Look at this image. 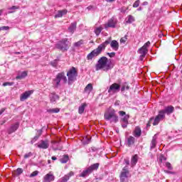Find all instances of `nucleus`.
Here are the masks:
<instances>
[{"mask_svg": "<svg viewBox=\"0 0 182 182\" xmlns=\"http://www.w3.org/2000/svg\"><path fill=\"white\" fill-rule=\"evenodd\" d=\"M149 46H150V41H147L141 48L139 49V53H140L141 60H143V58L147 55L149 52Z\"/></svg>", "mask_w": 182, "mask_h": 182, "instance_id": "6e6552de", "label": "nucleus"}, {"mask_svg": "<svg viewBox=\"0 0 182 182\" xmlns=\"http://www.w3.org/2000/svg\"><path fill=\"white\" fill-rule=\"evenodd\" d=\"M126 41H127V38H126V36L120 39L121 43H126Z\"/></svg>", "mask_w": 182, "mask_h": 182, "instance_id": "603ef678", "label": "nucleus"}, {"mask_svg": "<svg viewBox=\"0 0 182 182\" xmlns=\"http://www.w3.org/2000/svg\"><path fill=\"white\" fill-rule=\"evenodd\" d=\"M120 92V85L118 83H114L109 86L108 93L109 95H114V93H119Z\"/></svg>", "mask_w": 182, "mask_h": 182, "instance_id": "9d476101", "label": "nucleus"}, {"mask_svg": "<svg viewBox=\"0 0 182 182\" xmlns=\"http://www.w3.org/2000/svg\"><path fill=\"white\" fill-rule=\"evenodd\" d=\"M38 149H46L49 148V141L48 139L46 140H41L37 145Z\"/></svg>", "mask_w": 182, "mask_h": 182, "instance_id": "dca6fc26", "label": "nucleus"}, {"mask_svg": "<svg viewBox=\"0 0 182 182\" xmlns=\"http://www.w3.org/2000/svg\"><path fill=\"white\" fill-rule=\"evenodd\" d=\"M164 173H166L167 174H173V172H172V171H167V170H165V171H164Z\"/></svg>", "mask_w": 182, "mask_h": 182, "instance_id": "bf43d9fd", "label": "nucleus"}, {"mask_svg": "<svg viewBox=\"0 0 182 182\" xmlns=\"http://www.w3.org/2000/svg\"><path fill=\"white\" fill-rule=\"evenodd\" d=\"M119 116H122L124 117L122 118V122H129V119L130 118V115L126 114V112L124 111H119Z\"/></svg>", "mask_w": 182, "mask_h": 182, "instance_id": "b1692460", "label": "nucleus"}, {"mask_svg": "<svg viewBox=\"0 0 182 182\" xmlns=\"http://www.w3.org/2000/svg\"><path fill=\"white\" fill-rule=\"evenodd\" d=\"M52 160H58V158H56V156H52L51 157Z\"/></svg>", "mask_w": 182, "mask_h": 182, "instance_id": "e2e57ef3", "label": "nucleus"}, {"mask_svg": "<svg viewBox=\"0 0 182 182\" xmlns=\"http://www.w3.org/2000/svg\"><path fill=\"white\" fill-rule=\"evenodd\" d=\"M39 174V171H34L32 173L30 174L29 177L32 178L33 177H36Z\"/></svg>", "mask_w": 182, "mask_h": 182, "instance_id": "58836bf2", "label": "nucleus"}, {"mask_svg": "<svg viewBox=\"0 0 182 182\" xmlns=\"http://www.w3.org/2000/svg\"><path fill=\"white\" fill-rule=\"evenodd\" d=\"M91 138H86V141H85V144H89L90 142Z\"/></svg>", "mask_w": 182, "mask_h": 182, "instance_id": "5fc2aeb1", "label": "nucleus"}, {"mask_svg": "<svg viewBox=\"0 0 182 182\" xmlns=\"http://www.w3.org/2000/svg\"><path fill=\"white\" fill-rule=\"evenodd\" d=\"M154 118H151L149 122L146 124V127H150L151 126V123L153 124Z\"/></svg>", "mask_w": 182, "mask_h": 182, "instance_id": "09e8293b", "label": "nucleus"}, {"mask_svg": "<svg viewBox=\"0 0 182 182\" xmlns=\"http://www.w3.org/2000/svg\"><path fill=\"white\" fill-rule=\"evenodd\" d=\"M92 8H93V6H90L87 7V9L90 10V9H92Z\"/></svg>", "mask_w": 182, "mask_h": 182, "instance_id": "338daca9", "label": "nucleus"}, {"mask_svg": "<svg viewBox=\"0 0 182 182\" xmlns=\"http://www.w3.org/2000/svg\"><path fill=\"white\" fill-rule=\"evenodd\" d=\"M159 112H162L164 116H166V114H167L168 116H170L171 113L174 112V107L169 105V106L165 107L164 109H161Z\"/></svg>", "mask_w": 182, "mask_h": 182, "instance_id": "ddd939ff", "label": "nucleus"}, {"mask_svg": "<svg viewBox=\"0 0 182 182\" xmlns=\"http://www.w3.org/2000/svg\"><path fill=\"white\" fill-rule=\"evenodd\" d=\"M76 26H77L76 22L72 23L68 27V32H70V33L73 35V33H75V31H76Z\"/></svg>", "mask_w": 182, "mask_h": 182, "instance_id": "a878e982", "label": "nucleus"}, {"mask_svg": "<svg viewBox=\"0 0 182 182\" xmlns=\"http://www.w3.org/2000/svg\"><path fill=\"white\" fill-rule=\"evenodd\" d=\"M102 31H103V28L102 27H97L95 29L94 32L97 36H99L100 35Z\"/></svg>", "mask_w": 182, "mask_h": 182, "instance_id": "72a5a7b5", "label": "nucleus"}, {"mask_svg": "<svg viewBox=\"0 0 182 182\" xmlns=\"http://www.w3.org/2000/svg\"><path fill=\"white\" fill-rule=\"evenodd\" d=\"M153 126H157L164 119H166V115H164L162 112L159 111V114L154 118H153Z\"/></svg>", "mask_w": 182, "mask_h": 182, "instance_id": "9b49d317", "label": "nucleus"}, {"mask_svg": "<svg viewBox=\"0 0 182 182\" xmlns=\"http://www.w3.org/2000/svg\"><path fill=\"white\" fill-rule=\"evenodd\" d=\"M143 10V8H141V7H139L138 9H137V11H142Z\"/></svg>", "mask_w": 182, "mask_h": 182, "instance_id": "69168bd1", "label": "nucleus"}, {"mask_svg": "<svg viewBox=\"0 0 182 182\" xmlns=\"http://www.w3.org/2000/svg\"><path fill=\"white\" fill-rule=\"evenodd\" d=\"M68 14V10L64 9V10H60L58 11V14L55 15L54 18H62L63 15H66Z\"/></svg>", "mask_w": 182, "mask_h": 182, "instance_id": "bb28decb", "label": "nucleus"}, {"mask_svg": "<svg viewBox=\"0 0 182 182\" xmlns=\"http://www.w3.org/2000/svg\"><path fill=\"white\" fill-rule=\"evenodd\" d=\"M49 99L50 103H55L57 100H59V95L55 93H50L49 95Z\"/></svg>", "mask_w": 182, "mask_h": 182, "instance_id": "5701e85b", "label": "nucleus"}, {"mask_svg": "<svg viewBox=\"0 0 182 182\" xmlns=\"http://www.w3.org/2000/svg\"><path fill=\"white\" fill-rule=\"evenodd\" d=\"M99 163L94 164L89 166L87 169L84 170L81 174H80V177H87L89 174H92L95 170H97L99 168Z\"/></svg>", "mask_w": 182, "mask_h": 182, "instance_id": "423d86ee", "label": "nucleus"}, {"mask_svg": "<svg viewBox=\"0 0 182 182\" xmlns=\"http://www.w3.org/2000/svg\"><path fill=\"white\" fill-rule=\"evenodd\" d=\"M67 76L68 77V85H73V82L76 80V77H77V70H76V68L75 67H72L67 73Z\"/></svg>", "mask_w": 182, "mask_h": 182, "instance_id": "39448f33", "label": "nucleus"}, {"mask_svg": "<svg viewBox=\"0 0 182 182\" xmlns=\"http://www.w3.org/2000/svg\"><path fill=\"white\" fill-rule=\"evenodd\" d=\"M112 63H109V60L106 57H101L95 65V70H104L108 72L112 69Z\"/></svg>", "mask_w": 182, "mask_h": 182, "instance_id": "f257e3e1", "label": "nucleus"}, {"mask_svg": "<svg viewBox=\"0 0 182 182\" xmlns=\"http://www.w3.org/2000/svg\"><path fill=\"white\" fill-rule=\"evenodd\" d=\"M68 160H69V156L65 155L63 157V159H61L60 161L61 163L65 164V163H68Z\"/></svg>", "mask_w": 182, "mask_h": 182, "instance_id": "e433bc0d", "label": "nucleus"}, {"mask_svg": "<svg viewBox=\"0 0 182 182\" xmlns=\"http://www.w3.org/2000/svg\"><path fill=\"white\" fill-rule=\"evenodd\" d=\"M127 124H129V122H122V127L123 129H126V127H127Z\"/></svg>", "mask_w": 182, "mask_h": 182, "instance_id": "8fccbe9b", "label": "nucleus"}, {"mask_svg": "<svg viewBox=\"0 0 182 182\" xmlns=\"http://www.w3.org/2000/svg\"><path fill=\"white\" fill-rule=\"evenodd\" d=\"M137 161H139V155L135 154L132 157L131 166L134 167V166H136V164H137Z\"/></svg>", "mask_w": 182, "mask_h": 182, "instance_id": "393cba45", "label": "nucleus"}, {"mask_svg": "<svg viewBox=\"0 0 182 182\" xmlns=\"http://www.w3.org/2000/svg\"><path fill=\"white\" fill-rule=\"evenodd\" d=\"M86 106H87L86 103H84L80 107H79L78 113L80 114H82V113H83V112H85V107H86Z\"/></svg>", "mask_w": 182, "mask_h": 182, "instance_id": "473e14b6", "label": "nucleus"}, {"mask_svg": "<svg viewBox=\"0 0 182 182\" xmlns=\"http://www.w3.org/2000/svg\"><path fill=\"white\" fill-rule=\"evenodd\" d=\"M14 82H4L3 83V86H14Z\"/></svg>", "mask_w": 182, "mask_h": 182, "instance_id": "37998d69", "label": "nucleus"}, {"mask_svg": "<svg viewBox=\"0 0 182 182\" xmlns=\"http://www.w3.org/2000/svg\"><path fill=\"white\" fill-rule=\"evenodd\" d=\"M109 44H110V40H107L101 43L96 49L93 50L87 55V59L88 60H92L95 56H99V55L106 49V46Z\"/></svg>", "mask_w": 182, "mask_h": 182, "instance_id": "f03ea898", "label": "nucleus"}, {"mask_svg": "<svg viewBox=\"0 0 182 182\" xmlns=\"http://www.w3.org/2000/svg\"><path fill=\"white\" fill-rule=\"evenodd\" d=\"M55 48L63 52L68 50V49H69V41H68V38H64L62 41H58L55 45Z\"/></svg>", "mask_w": 182, "mask_h": 182, "instance_id": "0eeeda50", "label": "nucleus"}, {"mask_svg": "<svg viewBox=\"0 0 182 182\" xmlns=\"http://www.w3.org/2000/svg\"><path fill=\"white\" fill-rule=\"evenodd\" d=\"M55 87H59L60 82L63 85L68 83V77L65 75V73L62 72L57 74L55 78L53 80Z\"/></svg>", "mask_w": 182, "mask_h": 182, "instance_id": "20e7f679", "label": "nucleus"}, {"mask_svg": "<svg viewBox=\"0 0 182 182\" xmlns=\"http://www.w3.org/2000/svg\"><path fill=\"white\" fill-rule=\"evenodd\" d=\"M106 2H109V3H112V2H114V1L116 0H105Z\"/></svg>", "mask_w": 182, "mask_h": 182, "instance_id": "680f3d73", "label": "nucleus"}, {"mask_svg": "<svg viewBox=\"0 0 182 182\" xmlns=\"http://www.w3.org/2000/svg\"><path fill=\"white\" fill-rule=\"evenodd\" d=\"M81 45H83V40H80L79 41L74 43V46L79 48Z\"/></svg>", "mask_w": 182, "mask_h": 182, "instance_id": "4c0bfd02", "label": "nucleus"}, {"mask_svg": "<svg viewBox=\"0 0 182 182\" xmlns=\"http://www.w3.org/2000/svg\"><path fill=\"white\" fill-rule=\"evenodd\" d=\"M166 166L168 170H173V166H171V164H170V162H166Z\"/></svg>", "mask_w": 182, "mask_h": 182, "instance_id": "49530a36", "label": "nucleus"}, {"mask_svg": "<svg viewBox=\"0 0 182 182\" xmlns=\"http://www.w3.org/2000/svg\"><path fill=\"white\" fill-rule=\"evenodd\" d=\"M18 127H19V122H16V124L11 125L8 130L9 134H11V133H14V132H16Z\"/></svg>", "mask_w": 182, "mask_h": 182, "instance_id": "4be33fe9", "label": "nucleus"}, {"mask_svg": "<svg viewBox=\"0 0 182 182\" xmlns=\"http://www.w3.org/2000/svg\"><path fill=\"white\" fill-rule=\"evenodd\" d=\"M134 137L139 138L141 136V129L140 127H136L134 131Z\"/></svg>", "mask_w": 182, "mask_h": 182, "instance_id": "cd10ccee", "label": "nucleus"}, {"mask_svg": "<svg viewBox=\"0 0 182 182\" xmlns=\"http://www.w3.org/2000/svg\"><path fill=\"white\" fill-rule=\"evenodd\" d=\"M16 173L19 176V175L22 174V173H23V170L21 168H18L16 169Z\"/></svg>", "mask_w": 182, "mask_h": 182, "instance_id": "de8ad7c7", "label": "nucleus"}, {"mask_svg": "<svg viewBox=\"0 0 182 182\" xmlns=\"http://www.w3.org/2000/svg\"><path fill=\"white\" fill-rule=\"evenodd\" d=\"M104 117L105 120H108L110 123H117L119 117L116 114L114 109H109L105 113Z\"/></svg>", "mask_w": 182, "mask_h": 182, "instance_id": "7ed1b4c3", "label": "nucleus"}, {"mask_svg": "<svg viewBox=\"0 0 182 182\" xmlns=\"http://www.w3.org/2000/svg\"><path fill=\"white\" fill-rule=\"evenodd\" d=\"M2 14H4V10H3V9H1V10H0V16H1V15H2Z\"/></svg>", "mask_w": 182, "mask_h": 182, "instance_id": "0e129e2a", "label": "nucleus"}, {"mask_svg": "<svg viewBox=\"0 0 182 182\" xmlns=\"http://www.w3.org/2000/svg\"><path fill=\"white\" fill-rule=\"evenodd\" d=\"M55 181V175L53 173L49 172L48 173L46 174L43 178V182H52Z\"/></svg>", "mask_w": 182, "mask_h": 182, "instance_id": "4468645a", "label": "nucleus"}, {"mask_svg": "<svg viewBox=\"0 0 182 182\" xmlns=\"http://www.w3.org/2000/svg\"><path fill=\"white\" fill-rule=\"evenodd\" d=\"M124 163L127 164V166L130 165V161H129V159H124Z\"/></svg>", "mask_w": 182, "mask_h": 182, "instance_id": "4d7b16f0", "label": "nucleus"}, {"mask_svg": "<svg viewBox=\"0 0 182 182\" xmlns=\"http://www.w3.org/2000/svg\"><path fill=\"white\" fill-rule=\"evenodd\" d=\"M142 5H144V6L149 5V2L144 1V2L142 3Z\"/></svg>", "mask_w": 182, "mask_h": 182, "instance_id": "052dcab7", "label": "nucleus"}, {"mask_svg": "<svg viewBox=\"0 0 182 182\" xmlns=\"http://www.w3.org/2000/svg\"><path fill=\"white\" fill-rule=\"evenodd\" d=\"M135 19H134V16H132V15H129L127 16V21H126L127 23H133V22H134Z\"/></svg>", "mask_w": 182, "mask_h": 182, "instance_id": "2f4dec72", "label": "nucleus"}, {"mask_svg": "<svg viewBox=\"0 0 182 182\" xmlns=\"http://www.w3.org/2000/svg\"><path fill=\"white\" fill-rule=\"evenodd\" d=\"M75 176V173L73 171H70L69 173L65 175L61 178L58 180V182H68L70 180V177Z\"/></svg>", "mask_w": 182, "mask_h": 182, "instance_id": "6ab92c4d", "label": "nucleus"}, {"mask_svg": "<svg viewBox=\"0 0 182 182\" xmlns=\"http://www.w3.org/2000/svg\"><path fill=\"white\" fill-rule=\"evenodd\" d=\"M93 90V85H92V83L88 84L84 90V92L85 93H90V92H92Z\"/></svg>", "mask_w": 182, "mask_h": 182, "instance_id": "c756f323", "label": "nucleus"}, {"mask_svg": "<svg viewBox=\"0 0 182 182\" xmlns=\"http://www.w3.org/2000/svg\"><path fill=\"white\" fill-rule=\"evenodd\" d=\"M127 146L128 147H133L134 143H136V138L132 136H129L126 139Z\"/></svg>", "mask_w": 182, "mask_h": 182, "instance_id": "f3484780", "label": "nucleus"}, {"mask_svg": "<svg viewBox=\"0 0 182 182\" xmlns=\"http://www.w3.org/2000/svg\"><path fill=\"white\" fill-rule=\"evenodd\" d=\"M156 146H157V138H156V135H155L152 138L150 150H153L154 149H156Z\"/></svg>", "mask_w": 182, "mask_h": 182, "instance_id": "c85d7f7f", "label": "nucleus"}, {"mask_svg": "<svg viewBox=\"0 0 182 182\" xmlns=\"http://www.w3.org/2000/svg\"><path fill=\"white\" fill-rule=\"evenodd\" d=\"M116 25H117V19L112 17L108 20L107 23L105 24V29H107V28H116Z\"/></svg>", "mask_w": 182, "mask_h": 182, "instance_id": "f8f14e48", "label": "nucleus"}, {"mask_svg": "<svg viewBox=\"0 0 182 182\" xmlns=\"http://www.w3.org/2000/svg\"><path fill=\"white\" fill-rule=\"evenodd\" d=\"M107 41H109L110 47L112 48V49H113V50H119V42H117V41H111L110 38L107 39Z\"/></svg>", "mask_w": 182, "mask_h": 182, "instance_id": "aec40b11", "label": "nucleus"}, {"mask_svg": "<svg viewBox=\"0 0 182 182\" xmlns=\"http://www.w3.org/2000/svg\"><path fill=\"white\" fill-rule=\"evenodd\" d=\"M127 9H129V8H127L123 6L121 9H119V11L122 14H126V11H127Z\"/></svg>", "mask_w": 182, "mask_h": 182, "instance_id": "a18cd8bd", "label": "nucleus"}, {"mask_svg": "<svg viewBox=\"0 0 182 182\" xmlns=\"http://www.w3.org/2000/svg\"><path fill=\"white\" fill-rule=\"evenodd\" d=\"M139 5H140V0H136V1L133 4V8H139Z\"/></svg>", "mask_w": 182, "mask_h": 182, "instance_id": "a19ab883", "label": "nucleus"}, {"mask_svg": "<svg viewBox=\"0 0 182 182\" xmlns=\"http://www.w3.org/2000/svg\"><path fill=\"white\" fill-rule=\"evenodd\" d=\"M129 167L124 166L122 168V171L120 174V182H126L127 181V178L129 177Z\"/></svg>", "mask_w": 182, "mask_h": 182, "instance_id": "1a4fd4ad", "label": "nucleus"}, {"mask_svg": "<svg viewBox=\"0 0 182 182\" xmlns=\"http://www.w3.org/2000/svg\"><path fill=\"white\" fill-rule=\"evenodd\" d=\"M166 160H167V158H166V156H164V155L162 154L159 156V161L161 163H163V161H166Z\"/></svg>", "mask_w": 182, "mask_h": 182, "instance_id": "ea45409f", "label": "nucleus"}, {"mask_svg": "<svg viewBox=\"0 0 182 182\" xmlns=\"http://www.w3.org/2000/svg\"><path fill=\"white\" fill-rule=\"evenodd\" d=\"M129 89H130V87H129V85H127V83L125 82L121 88V92H124V90H129Z\"/></svg>", "mask_w": 182, "mask_h": 182, "instance_id": "c9c22d12", "label": "nucleus"}, {"mask_svg": "<svg viewBox=\"0 0 182 182\" xmlns=\"http://www.w3.org/2000/svg\"><path fill=\"white\" fill-rule=\"evenodd\" d=\"M32 156H33V154L28 152L24 155V159H29V157H32Z\"/></svg>", "mask_w": 182, "mask_h": 182, "instance_id": "c03bdc74", "label": "nucleus"}, {"mask_svg": "<svg viewBox=\"0 0 182 182\" xmlns=\"http://www.w3.org/2000/svg\"><path fill=\"white\" fill-rule=\"evenodd\" d=\"M52 147L55 151H56V150H62V145L58 141H52Z\"/></svg>", "mask_w": 182, "mask_h": 182, "instance_id": "412c9836", "label": "nucleus"}, {"mask_svg": "<svg viewBox=\"0 0 182 182\" xmlns=\"http://www.w3.org/2000/svg\"><path fill=\"white\" fill-rule=\"evenodd\" d=\"M107 55H108V56H109V58H114V56H116V53H114V52L107 53Z\"/></svg>", "mask_w": 182, "mask_h": 182, "instance_id": "3c124183", "label": "nucleus"}, {"mask_svg": "<svg viewBox=\"0 0 182 182\" xmlns=\"http://www.w3.org/2000/svg\"><path fill=\"white\" fill-rule=\"evenodd\" d=\"M50 65L53 66V68H56L58 66V60H54L50 62Z\"/></svg>", "mask_w": 182, "mask_h": 182, "instance_id": "79ce46f5", "label": "nucleus"}, {"mask_svg": "<svg viewBox=\"0 0 182 182\" xmlns=\"http://www.w3.org/2000/svg\"><path fill=\"white\" fill-rule=\"evenodd\" d=\"M47 112L48 113H59V112H60V109H59L58 108H53L48 109Z\"/></svg>", "mask_w": 182, "mask_h": 182, "instance_id": "f704fd0d", "label": "nucleus"}, {"mask_svg": "<svg viewBox=\"0 0 182 182\" xmlns=\"http://www.w3.org/2000/svg\"><path fill=\"white\" fill-rule=\"evenodd\" d=\"M9 9H13V10L19 9V7H18V6H11Z\"/></svg>", "mask_w": 182, "mask_h": 182, "instance_id": "13d9d810", "label": "nucleus"}, {"mask_svg": "<svg viewBox=\"0 0 182 182\" xmlns=\"http://www.w3.org/2000/svg\"><path fill=\"white\" fill-rule=\"evenodd\" d=\"M28 76V71H18L17 76L16 77V80H22Z\"/></svg>", "mask_w": 182, "mask_h": 182, "instance_id": "a211bd4d", "label": "nucleus"}, {"mask_svg": "<svg viewBox=\"0 0 182 182\" xmlns=\"http://www.w3.org/2000/svg\"><path fill=\"white\" fill-rule=\"evenodd\" d=\"M33 93V90H28L21 94L20 96L21 102H25L26 99H28V97H31V95H32Z\"/></svg>", "mask_w": 182, "mask_h": 182, "instance_id": "2eb2a0df", "label": "nucleus"}, {"mask_svg": "<svg viewBox=\"0 0 182 182\" xmlns=\"http://www.w3.org/2000/svg\"><path fill=\"white\" fill-rule=\"evenodd\" d=\"M38 135L35 136L33 139L31 140V144H33V143H35V141H36V140L39 139V136H41V134H42V129H39L38 131Z\"/></svg>", "mask_w": 182, "mask_h": 182, "instance_id": "7c9ffc66", "label": "nucleus"}, {"mask_svg": "<svg viewBox=\"0 0 182 182\" xmlns=\"http://www.w3.org/2000/svg\"><path fill=\"white\" fill-rule=\"evenodd\" d=\"M1 31H9V26H1Z\"/></svg>", "mask_w": 182, "mask_h": 182, "instance_id": "864d4df0", "label": "nucleus"}, {"mask_svg": "<svg viewBox=\"0 0 182 182\" xmlns=\"http://www.w3.org/2000/svg\"><path fill=\"white\" fill-rule=\"evenodd\" d=\"M5 110H6V108H1L0 109V116H1V114H4V112H5Z\"/></svg>", "mask_w": 182, "mask_h": 182, "instance_id": "6e6d98bb", "label": "nucleus"}, {"mask_svg": "<svg viewBox=\"0 0 182 182\" xmlns=\"http://www.w3.org/2000/svg\"><path fill=\"white\" fill-rule=\"evenodd\" d=\"M48 164H50V159L48 160Z\"/></svg>", "mask_w": 182, "mask_h": 182, "instance_id": "774afa93", "label": "nucleus"}]
</instances>
